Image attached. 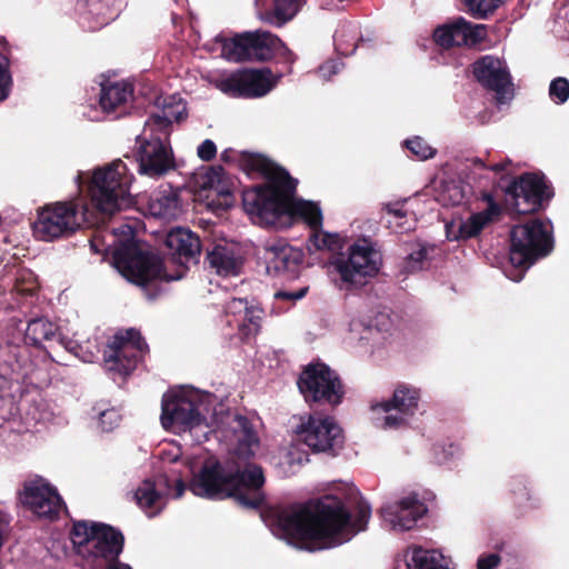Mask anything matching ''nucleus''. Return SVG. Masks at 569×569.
<instances>
[{"label": "nucleus", "mask_w": 569, "mask_h": 569, "mask_svg": "<svg viewBox=\"0 0 569 569\" xmlns=\"http://www.w3.org/2000/svg\"><path fill=\"white\" fill-rule=\"evenodd\" d=\"M161 409V425L166 430L189 433L196 442L207 440L212 432L230 452L226 461L209 459L193 473L189 489L194 496L212 500L232 498L244 508L261 506L262 469L247 463L259 448V438L246 417L224 415L216 396L191 387L166 392Z\"/></svg>", "instance_id": "nucleus-1"}, {"label": "nucleus", "mask_w": 569, "mask_h": 569, "mask_svg": "<svg viewBox=\"0 0 569 569\" xmlns=\"http://www.w3.org/2000/svg\"><path fill=\"white\" fill-rule=\"evenodd\" d=\"M371 508L356 489L343 487L303 505L273 508L263 515L271 532L289 545L307 550L331 549L367 528Z\"/></svg>", "instance_id": "nucleus-2"}, {"label": "nucleus", "mask_w": 569, "mask_h": 569, "mask_svg": "<svg viewBox=\"0 0 569 569\" xmlns=\"http://www.w3.org/2000/svg\"><path fill=\"white\" fill-rule=\"evenodd\" d=\"M296 181L282 169H274L266 186L248 189L242 194L244 211L260 226L283 229L295 219H302L310 228L307 248L310 252L342 249L338 233L326 232L322 227V211L317 202L293 197Z\"/></svg>", "instance_id": "nucleus-3"}, {"label": "nucleus", "mask_w": 569, "mask_h": 569, "mask_svg": "<svg viewBox=\"0 0 569 569\" xmlns=\"http://www.w3.org/2000/svg\"><path fill=\"white\" fill-rule=\"evenodd\" d=\"M113 238L110 243H101V250L111 251L113 266L128 281L146 287L158 279L168 281L182 278L183 272L168 274L159 256L150 250L144 242L136 239L133 228L121 224L109 234ZM100 236H94L91 247L96 252L99 248Z\"/></svg>", "instance_id": "nucleus-4"}, {"label": "nucleus", "mask_w": 569, "mask_h": 569, "mask_svg": "<svg viewBox=\"0 0 569 569\" xmlns=\"http://www.w3.org/2000/svg\"><path fill=\"white\" fill-rule=\"evenodd\" d=\"M133 174L127 163L116 159L91 171L79 172L76 182L87 184L92 204L108 216L127 209L133 204L130 191Z\"/></svg>", "instance_id": "nucleus-5"}, {"label": "nucleus", "mask_w": 569, "mask_h": 569, "mask_svg": "<svg viewBox=\"0 0 569 569\" xmlns=\"http://www.w3.org/2000/svg\"><path fill=\"white\" fill-rule=\"evenodd\" d=\"M509 260L512 269L506 276L519 282L538 259L553 249L552 224L549 220L532 219L511 229Z\"/></svg>", "instance_id": "nucleus-6"}, {"label": "nucleus", "mask_w": 569, "mask_h": 569, "mask_svg": "<svg viewBox=\"0 0 569 569\" xmlns=\"http://www.w3.org/2000/svg\"><path fill=\"white\" fill-rule=\"evenodd\" d=\"M381 253L369 239H358L328 262L332 281L340 290H352L365 286L381 268Z\"/></svg>", "instance_id": "nucleus-7"}, {"label": "nucleus", "mask_w": 569, "mask_h": 569, "mask_svg": "<svg viewBox=\"0 0 569 569\" xmlns=\"http://www.w3.org/2000/svg\"><path fill=\"white\" fill-rule=\"evenodd\" d=\"M213 46L220 49L222 58L231 62L266 61L279 57L292 63L296 59L280 38L262 30L243 32L230 39L217 37Z\"/></svg>", "instance_id": "nucleus-8"}, {"label": "nucleus", "mask_w": 569, "mask_h": 569, "mask_svg": "<svg viewBox=\"0 0 569 569\" xmlns=\"http://www.w3.org/2000/svg\"><path fill=\"white\" fill-rule=\"evenodd\" d=\"M71 540L77 553L96 568L116 561L123 547L121 532L108 525L87 520L74 522Z\"/></svg>", "instance_id": "nucleus-9"}, {"label": "nucleus", "mask_w": 569, "mask_h": 569, "mask_svg": "<svg viewBox=\"0 0 569 569\" xmlns=\"http://www.w3.org/2000/svg\"><path fill=\"white\" fill-rule=\"evenodd\" d=\"M420 401V388L410 383H398L389 398L371 401L369 421L383 431L406 428L417 416Z\"/></svg>", "instance_id": "nucleus-10"}, {"label": "nucleus", "mask_w": 569, "mask_h": 569, "mask_svg": "<svg viewBox=\"0 0 569 569\" xmlns=\"http://www.w3.org/2000/svg\"><path fill=\"white\" fill-rule=\"evenodd\" d=\"M89 221V211L82 199L57 201L38 210L33 233L39 240L52 241L74 232Z\"/></svg>", "instance_id": "nucleus-11"}, {"label": "nucleus", "mask_w": 569, "mask_h": 569, "mask_svg": "<svg viewBox=\"0 0 569 569\" xmlns=\"http://www.w3.org/2000/svg\"><path fill=\"white\" fill-rule=\"evenodd\" d=\"M293 435L298 442L315 453L337 455L345 442L343 430L338 421L322 412L300 416L293 427Z\"/></svg>", "instance_id": "nucleus-12"}, {"label": "nucleus", "mask_w": 569, "mask_h": 569, "mask_svg": "<svg viewBox=\"0 0 569 569\" xmlns=\"http://www.w3.org/2000/svg\"><path fill=\"white\" fill-rule=\"evenodd\" d=\"M186 490L182 475L176 469L143 480L134 491L138 506L148 517L157 516L167 505L168 498H180Z\"/></svg>", "instance_id": "nucleus-13"}, {"label": "nucleus", "mask_w": 569, "mask_h": 569, "mask_svg": "<svg viewBox=\"0 0 569 569\" xmlns=\"http://www.w3.org/2000/svg\"><path fill=\"white\" fill-rule=\"evenodd\" d=\"M148 346L136 329L116 333L103 353L104 367L122 376L129 375L147 351Z\"/></svg>", "instance_id": "nucleus-14"}, {"label": "nucleus", "mask_w": 569, "mask_h": 569, "mask_svg": "<svg viewBox=\"0 0 569 569\" xmlns=\"http://www.w3.org/2000/svg\"><path fill=\"white\" fill-rule=\"evenodd\" d=\"M298 387L307 402L336 406L342 399V386L337 375L323 363L307 367L298 380Z\"/></svg>", "instance_id": "nucleus-15"}, {"label": "nucleus", "mask_w": 569, "mask_h": 569, "mask_svg": "<svg viewBox=\"0 0 569 569\" xmlns=\"http://www.w3.org/2000/svg\"><path fill=\"white\" fill-rule=\"evenodd\" d=\"M428 507L415 491L406 492L388 501L380 509L382 527L393 532L415 529L426 516Z\"/></svg>", "instance_id": "nucleus-16"}, {"label": "nucleus", "mask_w": 569, "mask_h": 569, "mask_svg": "<svg viewBox=\"0 0 569 569\" xmlns=\"http://www.w3.org/2000/svg\"><path fill=\"white\" fill-rule=\"evenodd\" d=\"M80 335L67 327L59 326L44 318L33 319L28 323L26 330V341L33 346H40L44 341L57 340L68 351L74 353L83 362H92L96 359L97 351H82ZM94 349H97L94 347Z\"/></svg>", "instance_id": "nucleus-17"}, {"label": "nucleus", "mask_w": 569, "mask_h": 569, "mask_svg": "<svg viewBox=\"0 0 569 569\" xmlns=\"http://www.w3.org/2000/svg\"><path fill=\"white\" fill-rule=\"evenodd\" d=\"M146 134V128L138 136L139 173L150 178H159L174 168L171 148L162 140L161 133Z\"/></svg>", "instance_id": "nucleus-18"}, {"label": "nucleus", "mask_w": 569, "mask_h": 569, "mask_svg": "<svg viewBox=\"0 0 569 569\" xmlns=\"http://www.w3.org/2000/svg\"><path fill=\"white\" fill-rule=\"evenodd\" d=\"M20 501L39 518L54 519L63 507L57 489L43 478L24 483L20 492Z\"/></svg>", "instance_id": "nucleus-19"}, {"label": "nucleus", "mask_w": 569, "mask_h": 569, "mask_svg": "<svg viewBox=\"0 0 569 569\" xmlns=\"http://www.w3.org/2000/svg\"><path fill=\"white\" fill-rule=\"evenodd\" d=\"M512 196V207L518 213H530L541 207L543 200L551 197V191L543 178L527 173L508 188Z\"/></svg>", "instance_id": "nucleus-20"}, {"label": "nucleus", "mask_w": 569, "mask_h": 569, "mask_svg": "<svg viewBox=\"0 0 569 569\" xmlns=\"http://www.w3.org/2000/svg\"><path fill=\"white\" fill-rule=\"evenodd\" d=\"M473 74L483 87L497 93L500 103L511 98V77L505 61L485 56L473 63Z\"/></svg>", "instance_id": "nucleus-21"}, {"label": "nucleus", "mask_w": 569, "mask_h": 569, "mask_svg": "<svg viewBox=\"0 0 569 569\" xmlns=\"http://www.w3.org/2000/svg\"><path fill=\"white\" fill-rule=\"evenodd\" d=\"M486 37L487 27L485 24H475L461 17L438 27L433 31L436 43L443 48L453 46L475 47L482 42Z\"/></svg>", "instance_id": "nucleus-22"}, {"label": "nucleus", "mask_w": 569, "mask_h": 569, "mask_svg": "<svg viewBox=\"0 0 569 569\" xmlns=\"http://www.w3.org/2000/svg\"><path fill=\"white\" fill-rule=\"evenodd\" d=\"M198 198L212 210H226L234 203V197L228 182L224 180L222 169L212 168L198 178Z\"/></svg>", "instance_id": "nucleus-23"}, {"label": "nucleus", "mask_w": 569, "mask_h": 569, "mask_svg": "<svg viewBox=\"0 0 569 569\" xmlns=\"http://www.w3.org/2000/svg\"><path fill=\"white\" fill-rule=\"evenodd\" d=\"M263 259L269 273L293 276L303 261V252L283 239H270L263 244Z\"/></svg>", "instance_id": "nucleus-24"}, {"label": "nucleus", "mask_w": 569, "mask_h": 569, "mask_svg": "<svg viewBox=\"0 0 569 569\" xmlns=\"http://www.w3.org/2000/svg\"><path fill=\"white\" fill-rule=\"evenodd\" d=\"M156 108L144 123L146 134L161 133L166 138L172 123L181 121L187 114L186 103L178 94L158 97Z\"/></svg>", "instance_id": "nucleus-25"}, {"label": "nucleus", "mask_w": 569, "mask_h": 569, "mask_svg": "<svg viewBox=\"0 0 569 569\" xmlns=\"http://www.w3.org/2000/svg\"><path fill=\"white\" fill-rule=\"evenodd\" d=\"M488 207L467 219H453L446 223L447 239L450 241L467 240L478 236L483 228L495 220L500 213V208L489 194H486Z\"/></svg>", "instance_id": "nucleus-26"}, {"label": "nucleus", "mask_w": 569, "mask_h": 569, "mask_svg": "<svg viewBox=\"0 0 569 569\" xmlns=\"http://www.w3.org/2000/svg\"><path fill=\"white\" fill-rule=\"evenodd\" d=\"M0 289L2 290L1 303L13 309L19 305V295H31L36 291L37 279L29 269L6 264L0 278Z\"/></svg>", "instance_id": "nucleus-27"}, {"label": "nucleus", "mask_w": 569, "mask_h": 569, "mask_svg": "<svg viewBox=\"0 0 569 569\" xmlns=\"http://www.w3.org/2000/svg\"><path fill=\"white\" fill-rule=\"evenodd\" d=\"M262 309L247 299L232 298L226 305L228 325L236 327L242 338H249L258 333L262 319Z\"/></svg>", "instance_id": "nucleus-28"}, {"label": "nucleus", "mask_w": 569, "mask_h": 569, "mask_svg": "<svg viewBox=\"0 0 569 569\" xmlns=\"http://www.w3.org/2000/svg\"><path fill=\"white\" fill-rule=\"evenodd\" d=\"M207 260L210 268L223 277L238 276L243 266L240 248L230 242L218 243L208 251Z\"/></svg>", "instance_id": "nucleus-29"}, {"label": "nucleus", "mask_w": 569, "mask_h": 569, "mask_svg": "<svg viewBox=\"0 0 569 569\" xmlns=\"http://www.w3.org/2000/svg\"><path fill=\"white\" fill-rule=\"evenodd\" d=\"M393 569H449L441 552L409 546L395 559Z\"/></svg>", "instance_id": "nucleus-30"}, {"label": "nucleus", "mask_w": 569, "mask_h": 569, "mask_svg": "<svg viewBox=\"0 0 569 569\" xmlns=\"http://www.w3.org/2000/svg\"><path fill=\"white\" fill-rule=\"evenodd\" d=\"M256 7L262 21L281 27L297 14L301 0H256Z\"/></svg>", "instance_id": "nucleus-31"}, {"label": "nucleus", "mask_w": 569, "mask_h": 569, "mask_svg": "<svg viewBox=\"0 0 569 569\" xmlns=\"http://www.w3.org/2000/svg\"><path fill=\"white\" fill-rule=\"evenodd\" d=\"M166 244L183 266L196 258L201 249L199 238L184 228L171 230L167 234Z\"/></svg>", "instance_id": "nucleus-32"}, {"label": "nucleus", "mask_w": 569, "mask_h": 569, "mask_svg": "<svg viewBox=\"0 0 569 569\" xmlns=\"http://www.w3.org/2000/svg\"><path fill=\"white\" fill-rule=\"evenodd\" d=\"M79 14L91 23V29H99L112 21L119 12L109 0H78Z\"/></svg>", "instance_id": "nucleus-33"}, {"label": "nucleus", "mask_w": 569, "mask_h": 569, "mask_svg": "<svg viewBox=\"0 0 569 569\" xmlns=\"http://www.w3.org/2000/svg\"><path fill=\"white\" fill-rule=\"evenodd\" d=\"M133 94V88L129 82L116 81L102 86L99 104L103 112L111 113L127 106Z\"/></svg>", "instance_id": "nucleus-34"}, {"label": "nucleus", "mask_w": 569, "mask_h": 569, "mask_svg": "<svg viewBox=\"0 0 569 569\" xmlns=\"http://www.w3.org/2000/svg\"><path fill=\"white\" fill-rule=\"evenodd\" d=\"M276 80L269 69L242 70L243 98H260L269 93Z\"/></svg>", "instance_id": "nucleus-35"}, {"label": "nucleus", "mask_w": 569, "mask_h": 569, "mask_svg": "<svg viewBox=\"0 0 569 569\" xmlns=\"http://www.w3.org/2000/svg\"><path fill=\"white\" fill-rule=\"evenodd\" d=\"M388 228L393 232H408L416 227V218L412 211L408 209V200H398L388 202L383 207Z\"/></svg>", "instance_id": "nucleus-36"}, {"label": "nucleus", "mask_w": 569, "mask_h": 569, "mask_svg": "<svg viewBox=\"0 0 569 569\" xmlns=\"http://www.w3.org/2000/svg\"><path fill=\"white\" fill-rule=\"evenodd\" d=\"M151 216L170 220L176 218L180 212V202L177 191L164 189L154 193L148 204Z\"/></svg>", "instance_id": "nucleus-37"}, {"label": "nucleus", "mask_w": 569, "mask_h": 569, "mask_svg": "<svg viewBox=\"0 0 569 569\" xmlns=\"http://www.w3.org/2000/svg\"><path fill=\"white\" fill-rule=\"evenodd\" d=\"M209 82L227 96L243 98L242 71L210 74Z\"/></svg>", "instance_id": "nucleus-38"}, {"label": "nucleus", "mask_w": 569, "mask_h": 569, "mask_svg": "<svg viewBox=\"0 0 569 569\" xmlns=\"http://www.w3.org/2000/svg\"><path fill=\"white\" fill-rule=\"evenodd\" d=\"M462 456L460 446L456 443L436 445L431 450V461L440 467L453 468Z\"/></svg>", "instance_id": "nucleus-39"}, {"label": "nucleus", "mask_w": 569, "mask_h": 569, "mask_svg": "<svg viewBox=\"0 0 569 569\" xmlns=\"http://www.w3.org/2000/svg\"><path fill=\"white\" fill-rule=\"evenodd\" d=\"M352 338L362 345L372 343V346L380 342L381 332L378 328L363 322L360 319H352L349 325Z\"/></svg>", "instance_id": "nucleus-40"}, {"label": "nucleus", "mask_w": 569, "mask_h": 569, "mask_svg": "<svg viewBox=\"0 0 569 569\" xmlns=\"http://www.w3.org/2000/svg\"><path fill=\"white\" fill-rule=\"evenodd\" d=\"M502 0H463L468 12L478 19H485L492 13Z\"/></svg>", "instance_id": "nucleus-41"}, {"label": "nucleus", "mask_w": 569, "mask_h": 569, "mask_svg": "<svg viewBox=\"0 0 569 569\" xmlns=\"http://www.w3.org/2000/svg\"><path fill=\"white\" fill-rule=\"evenodd\" d=\"M405 146L418 160H427L436 156V149L421 137H413L405 141Z\"/></svg>", "instance_id": "nucleus-42"}, {"label": "nucleus", "mask_w": 569, "mask_h": 569, "mask_svg": "<svg viewBox=\"0 0 569 569\" xmlns=\"http://www.w3.org/2000/svg\"><path fill=\"white\" fill-rule=\"evenodd\" d=\"M97 411L98 428L103 432L112 431L120 423L121 416L114 408L93 409Z\"/></svg>", "instance_id": "nucleus-43"}, {"label": "nucleus", "mask_w": 569, "mask_h": 569, "mask_svg": "<svg viewBox=\"0 0 569 569\" xmlns=\"http://www.w3.org/2000/svg\"><path fill=\"white\" fill-rule=\"evenodd\" d=\"M549 96L553 102L565 103L569 99V81L562 77L553 79L549 87Z\"/></svg>", "instance_id": "nucleus-44"}, {"label": "nucleus", "mask_w": 569, "mask_h": 569, "mask_svg": "<svg viewBox=\"0 0 569 569\" xmlns=\"http://www.w3.org/2000/svg\"><path fill=\"white\" fill-rule=\"evenodd\" d=\"M160 459L162 461V468H163V473H166V471L170 470V469H176L178 471V473H181L182 475V479L184 478V473L178 469L177 467H174L173 465L178 461L179 457L181 456V449L180 447L178 446H169V448H163L160 453Z\"/></svg>", "instance_id": "nucleus-45"}, {"label": "nucleus", "mask_w": 569, "mask_h": 569, "mask_svg": "<svg viewBox=\"0 0 569 569\" xmlns=\"http://www.w3.org/2000/svg\"><path fill=\"white\" fill-rule=\"evenodd\" d=\"M427 257L428 249L426 247H419L407 257L405 269L408 272H416L423 269L426 267Z\"/></svg>", "instance_id": "nucleus-46"}, {"label": "nucleus", "mask_w": 569, "mask_h": 569, "mask_svg": "<svg viewBox=\"0 0 569 569\" xmlns=\"http://www.w3.org/2000/svg\"><path fill=\"white\" fill-rule=\"evenodd\" d=\"M11 87V74L9 72V60L0 53V100L8 97Z\"/></svg>", "instance_id": "nucleus-47"}, {"label": "nucleus", "mask_w": 569, "mask_h": 569, "mask_svg": "<svg viewBox=\"0 0 569 569\" xmlns=\"http://www.w3.org/2000/svg\"><path fill=\"white\" fill-rule=\"evenodd\" d=\"M341 67L340 60H330L319 67L318 73L323 80H330L332 76L340 71Z\"/></svg>", "instance_id": "nucleus-48"}, {"label": "nucleus", "mask_w": 569, "mask_h": 569, "mask_svg": "<svg viewBox=\"0 0 569 569\" xmlns=\"http://www.w3.org/2000/svg\"><path fill=\"white\" fill-rule=\"evenodd\" d=\"M442 197L448 199L451 204H459L463 199L465 194L462 189L458 184H450L446 188Z\"/></svg>", "instance_id": "nucleus-49"}, {"label": "nucleus", "mask_w": 569, "mask_h": 569, "mask_svg": "<svg viewBox=\"0 0 569 569\" xmlns=\"http://www.w3.org/2000/svg\"><path fill=\"white\" fill-rule=\"evenodd\" d=\"M198 156L203 161H209L214 158L217 148L213 141L207 139L198 147Z\"/></svg>", "instance_id": "nucleus-50"}, {"label": "nucleus", "mask_w": 569, "mask_h": 569, "mask_svg": "<svg viewBox=\"0 0 569 569\" xmlns=\"http://www.w3.org/2000/svg\"><path fill=\"white\" fill-rule=\"evenodd\" d=\"M500 563V557L497 553L481 556L478 559V569H493Z\"/></svg>", "instance_id": "nucleus-51"}, {"label": "nucleus", "mask_w": 569, "mask_h": 569, "mask_svg": "<svg viewBox=\"0 0 569 569\" xmlns=\"http://www.w3.org/2000/svg\"><path fill=\"white\" fill-rule=\"evenodd\" d=\"M307 290L308 288L303 287L298 291H278L274 293V298L296 301L303 298L307 293Z\"/></svg>", "instance_id": "nucleus-52"}, {"label": "nucleus", "mask_w": 569, "mask_h": 569, "mask_svg": "<svg viewBox=\"0 0 569 569\" xmlns=\"http://www.w3.org/2000/svg\"><path fill=\"white\" fill-rule=\"evenodd\" d=\"M287 461L290 466H292L295 463L298 466H302L303 463L309 461V455L305 451H302V452L290 451L287 456Z\"/></svg>", "instance_id": "nucleus-53"}, {"label": "nucleus", "mask_w": 569, "mask_h": 569, "mask_svg": "<svg viewBox=\"0 0 569 569\" xmlns=\"http://www.w3.org/2000/svg\"><path fill=\"white\" fill-rule=\"evenodd\" d=\"M342 30L341 31H337V33L335 34V42H336V46H337V49L339 52H341L342 54H351L353 53L356 47L352 44L351 48H345L343 47V41H342Z\"/></svg>", "instance_id": "nucleus-54"}, {"label": "nucleus", "mask_w": 569, "mask_h": 569, "mask_svg": "<svg viewBox=\"0 0 569 569\" xmlns=\"http://www.w3.org/2000/svg\"><path fill=\"white\" fill-rule=\"evenodd\" d=\"M8 525H9L8 513L6 512V510L0 505V547L2 546L3 535H4V532H6L7 528H8Z\"/></svg>", "instance_id": "nucleus-55"}, {"label": "nucleus", "mask_w": 569, "mask_h": 569, "mask_svg": "<svg viewBox=\"0 0 569 569\" xmlns=\"http://www.w3.org/2000/svg\"><path fill=\"white\" fill-rule=\"evenodd\" d=\"M509 164H511V161L507 159L492 164L491 170H493L495 172H501L505 171Z\"/></svg>", "instance_id": "nucleus-56"}, {"label": "nucleus", "mask_w": 569, "mask_h": 569, "mask_svg": "<svg viewBox=\"0 0 569 569\" xmlns=\"http://www.w3.org/2000/svg\"><path fill=\"white\" fill-rule=\"evenodd\" d=\"M107 569H132V568L127 563L113 561V562L109 563Z\"/></svg>", "instance_id": "nucleus-57"}, {"label": "nucleus", "mask_w": 569, "mask_h": 569, "mask_svg": "<svg viewBox=\"0 0 569 569\" xmlns=\"http://www.w3.org/2000/svg\"><path fill=\"white\" fill-rule=\"evenodd\" d=\"M8 385V381L4 377L0 376V397L3 398L4 397V389Z\"/></svg>", "instance_id": "nucleus-58"}, {"label": "nucleus", "mask_w": 569, "mask_h": 569, "mask_svg": "<svg viewBox=\"0 0 569 569\" xmlns=\"http://www.w3.org/2000/svg\"><path fill=\"white\" fill-rule=\"evenodd\" d=\"M256 166L258 167V169H264V166H266V161L261 158H258V159H254L253 160Z\"/></svg>", "instance_id": "nucleus-59"}, {"label": "nucleus", "mask_w": 569, "mask_h": 569, "mask_svg": "<svg viewBox=\"0 0 569 569\" xmlns=\"http://www.w3.org/2000/svg\"><path fill=\"white\" fill-rule=\"evenodd\" d=\"M88 117H89L91 120H99V119H100L98 116H91V114H88Z\"/></svg>", "instance_id": "nucleus-60"}]
</instances>
